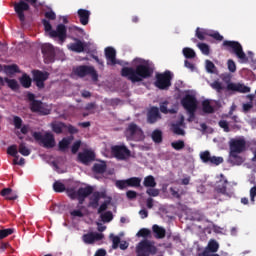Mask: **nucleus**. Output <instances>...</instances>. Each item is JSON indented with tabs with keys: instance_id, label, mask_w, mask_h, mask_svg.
I'll return each instance as SVG.
<instances>
[{
	"instance_id": "nucleus-1",
	"label": "nucleus",
	"mask_w": 256,
	"mask_h": 256,
	"mask_svg": "<svg viewBox=\"0 0 256 256\" xmlns=\"http://www.w3.org/2000/svg\"><path fill=\"white\" fill-rule=\"evenodd\" d=\"M155 73V64L149 60H141V64L133 67H123L121 76L131 81V83H141L145 79H151Z\"/></svg>"
},
{
	"instance_id": "nucleus-2",
	"label": "nucleus",
	"mask_w": 256,
	"mask_h": 256,
	"mask_svg": "<svg viewBox=\"0 0 256 256\" xmlns=\"http://www.w3.org/2000/svg\"><path fill=\"white\" fill-rule=\"evenodd\" d=\"M247 149V141L245 138H232L229 141V163L231 165H243V157H241V153H243Z\"/></svg>"
},
{
	"instance_id": "nucleus-3",
	"label": "nucleus",
	"mask_w": 256,
	"mask_h": 256,
	"mask_svg": "<svg viewBox=\"0 0 256 256\" xmlns=\"http://www.w3.org/2000/svg\"><path fill=\"white\" fill-rule=\"evenodd\" d=\"M42 24L49 37L51 39H58L61 45H63L64 41L67 40V26H65V24H58L56 26V29L53 30L51 22H49V20L47 19H43Z\"/></svg>"
},
{
	"instance_id": "nucleus-4",
	"label": "nucleus",
	"mask_w": 256,
	"mask_h": 256,
	"mask_svg": "<svg viewBox=\"0 0 256 256\" xmlns=\"http://www.w3.org/2000/svg\"><path fill=\"white\" fill-rule=\"evenodd\" d=\"M222 45L223 47H225L226 51H229V53H233L234 55H236L240 63L249 62L247 54H245V52L243 51V46L238 41L225 40Z\"/></svg>"
},
{
	"instance_id": "nucleus-5",
	"label": "nucleus",
	"mask_w": 256,
	"mask_h": 256,
	"mask_svg": "<svg viewBox=\"0 0 256 256\" xmlns=\"http://www.w3.org/2000/svg\"><path fill=\"white\" fill-rule=\"evenodd\" d=\"M27 99L30 101L29 108L32 113H38V115L51 114V109H49L47 105L43 104L41 100H36L35 94L28 92Z\"/></svg>"
},
{
	"instance_id": "nucleus-6",
	"label": "nucleus",
	"mask_w": 256,
	"mask_h": 256,
	"mask_svg": "<svg viewBox=\"0 0 256 256\" xmlns=\"http://www.w3.org/2000/svg\"><path fill=\"white\" fill-rule=\"evenodd\" d=\"M157 251L155 242L147 239L140 241L136 246V256L157 255Z\"/></svg>"
},
{
	"instance_id": "nucleus-7",
	"label": "nucleus",
	"mask_w": 256,
	"mask_h": 256,
	"mask_svg": "<svg viewBox=\"0 0 256 256\" xmlns=\"http://www.w3.org/2000/svg\"><path fill=\"white\" fill-rule=\"evenodd\" d=\"M220 78L227 84L226 89L228 91H234L235 93H251V88L241 83L231 82V74L224 73L220 75Z\"/></svg>"
},
{
	"instance_id": "nucleus-8",
	"label": "nucleus",
	"mask_w": 256,
	"mask_h": 256,
	"mask_svg": "<svg viewBox=\"0 0 256 256\" xmlns=\"http://www.w3.org/2000/svg\"><path fill=\"white\" fill-rule=\"evenodd\" d=\"M124 135L128 141H143L145 139L143 129L133 122L128 124Z\"/></svg>"
},
{
	"instance_id": "nucleus-9",
	"label": "nucleus",
	"mask_w": 256,
	"mask_h": 256,
	"mask_svg": "<svg viewBox=\"0 0 256 256\" xmlns=\"http://www.w3.org/2000/svg\"><path fill=\"white\" fill-rule=\"evenodd\" d=\"M110 151L117 161H128L131 157V150L125 144L113 145Z\"/></svg>"
},
{
	"instance_id": "nucleus-10",
	"label": "nucleus",
	"mask_w": 256,
	"mask_h": 256,
	"mask_svg": "<svg viewBox=\"0 0 256 256\" xmlns=\"http://www.w3.org/2000/svg\"><path fill=\"white\" fill-rule=\"evenodd\" d=\"M181 105L190 115L188 121L195 118V111H197V98L194 95L186 94L181 100Z\"/></svg>"
},
{
	"instance_id": "nucleus-11",
	"label": "nucleus",
	"mask_w": 256,
	"mask_h": 256,
	"mask_svg": "<svg viewBox=\"0 0 256 256\" xmlns=\"http://www.w3.org/2000/svg\"><path fill=\"white\" fill-rule=\"evenodd\" d=\"M171 79H173L171 71L166 70L164 73L156 74V81L154 85L158 89L165 91L171 87Z\"/></svg>"
},
{
	"instance_id": "nucleus-12",
	"label": "nucleus",
	"mask_w": 256,
	"mask_h": 256,
	"mask_svg": "<svg viewBox=\"0 0 256 256\" xmlns=\"http://www.w3.org/2000/svg\"><path fill=\"white\" fill-rule=\"evenodd\" d=\"M32 137L35 141H40L45 149H53L55 147V136L51 132H46L44 135L41 132H34Z\"/></svg>"
},
{
	"instance_id": "nucleus-13",
	"label": "nucleus",
	"mask_w": 256,
	"mask_h": 256,
	"mask_svg": "<svg viewBox=\"0 0 256 256\" xmlns=\"http://www.w3.org/2000/svg\"><path fill=\"white\" fill-rule=\"evenodd\" d=\"M74 75H77V77H87V75H90L93 81H97L99 79V74H97V70H95V67L93 66H87V65H80L75 68H73Z\"/></svg>"
},
{
	"instance_id": "nucleus-14",
	"label": "nucleus",
	"mask_w": 256,
	"mask_h": 256,
	"mask_svg": "<svg viewBox=\"0 0 256 256\" xmlns=\"http://www.w3.org/2000/svg\"><path fill=\"white\" fill-rule=\"evenodd\" d=\"M30 9L31 3L25 0H20L19 2L14 3V11L21 23H25V11H29Z\"/></svg>"
},
{
	"instance_id": "nucleus-15",
	"label": "nucleus",
	"mask_w": 256,
	"mask_h": 256,
	"mask_svg": "<svg viewBox=\"0 0 256 256\" xmlns=\"http://www.w3.org/2000/svg\"><path fill=\"white\" fill-rule=\"evenodd\" d=\"M49 79V72L41 70H32V81L38 89H45V81Z\"/></svg>"
},
{
	"instance_id": "nucleus-16",
	"label": "nucleus",
	"mask_w": 256,
	"mask_h": 256,
	"mask_svg": "<svg viewBox=\"0 0 256 256\" xmlns=\"http://www.w3.org/2000/svg\"><path fill=\"white\" fill-rule=\"evenodd\" d=\"M101 199H107V191H95L92 192V195L89 198L88 207L92 209H97L99 207V201Z\"/></svg>"
},
{
	"instance_id": "nucleus-17",
	"label": "nucleus",
	"mask_w": 256,
	"mask_h": 256,
	"mask_svg": "<svg viewBox=\"0 0 256 256\" xmlns=\"http://www.w3.org/2000/svg\"><path fill=\"white\" fill-rule=\"evenodd\" d=\"M77 161L83 165H89L91 161H95V152L85 149L83 152L78 153Z\"/></svg>"
},
{
	"instance_id": "nucleus-18",
	"label": "nucleus",
	"mask_w": 256,
	"mask_h": 256,
	"mask_svg": "<svg viewBox=\"0 0 256 256\" xmlns=\"http://www.w3.org/2000/svg\"><path fill=\"white\" fill-rule=\"evenodd\" d=\"M104 238H105V235H103V233L90 232L82 236V241L86 245H93V243H95L96 241H102V239Z\"/></svg>"
},
{
	"instance_id": "nucleus-19",
	"label": "nucleus",
	"mask_w": 256,
	"mask_h": 256,
	"mask_svg": "<svg viewBox=\"0 0 256 256\" xmlns=\"http://www.w3.org/2000/svg\"><path fill=\"white\" fill-rule=\"evenodd\" d=\"M161 118V112H159V108L157 106H152L147 111V123H149V125H155V123L161 120Z\"/></svg>"
},
{
	"instance_id": "nucleus-20",
	"label": "nucleus",
	"mask_w": 256,
	"mask_h": 256,
	"mask_svg": "<svg viewBox=\"0 0 256 256\" xmlns=\"http://www.w3.org/2000/svg\"><path fill=\"white\" fill-rule=\"evenodd\" d=\"M227 185H229V181H227V178H225V175L220 174V180L216 182V186H215L216 193L229 196V193H227Z\"/></svg>"
},
{
	"instance_id": "nucleus-21",
	"label": "nucleus",
	"mask_w": 256,
	"mask_h": 256,
	"mask_svg": "<svg viewBox=\"0 0 256 256\" xmlns=\"http://www.w3.org/2000/svg\"><path fill=\"white\" fill-rule=\"evenodd\" d=\"M42 54L48 63L55 59V48L53 45L46 43L42 45Z\"/></svg>"
},
{
	"instance_id": "nucleus-22",
	"label": "nucleus",
	"mask_w": 256,
	"mask_h": 256,
	"mask_svg": "<svg viewBox=\"0 0 256 256\" xmlns=\"http://www.w3.org/2000/svg\"><path fill=\"white\" fill-rule=\"evenodd\" d=\"M107 65L115 66L117 63V51L113 47H106L104 50Z\"/></svg>"
},
{
	"instance_id": "nucleus-23",
	"label": "nucleus",
	"mask_w": 256,
	"mask_h": 256,
	"mask_svg": "<svg viewBox=\"0 0 256 256\" xmlns=\"http://www.w3.org/2000/svg\"><path fill=\"white\" fill-rule=\"evenodd\" d=\"M78 19L81 25H89V19L91 17V11L87 9L80 8L77 11Z\"/></svg>"
},
{
	"instance_id": "nucleus-24",
	"label": "nucleus",
	"mask_w": 256,
	"mask_h": 256,
	"mask_svg": "<svg viewBox=\"0 0 256 256\" xmlns=\"http://www.w3.org/2000/svg\"><path fill=\"white\" fill-rule=\"evenodd\" d=\"M73 41H76V43H71L69 45L70 51H73L74 53H83V51H85V43L78 38H73Z\"/></svg>"
},
{
	"instance_id": "nucleus-25",
	"label": "nucleus",
	"mask_w": 256,
	"mask_h": 256,
	"mask_svg": "<svg viewBox=\"0 0 256 256\" xmlns=\"http://www.w3.org/2000/svg\"><path fill=\"white\" fill-rule=\"evenodd\" d=\"M73 135L68 136V137H64L59 143H58V149L59 151H61L62 153H65V151H67L69 149V145H71V143L73 142Z\"/></svg>"
},
{
	"instance_id": "nucleus-26",
	"label": "nucleus",
	"mask_w": 256,
	"mask_h": 256,
	"mask_svg": "<svg viewBox=\"0 0 256 256\" xmlns=\"http://www.w3.org/2000/svg\"><path fill=\"white\" fill-rule=\"evenodd\" d=\"M7 83L8 87L12 90V91H17L19 90V82H17V80L15 79H9V78H4L0 76V83L1 85H3V83Z\"/></svg>"
},
{
	"instance_id": "nucleus-27",
	"label": "nucleus",
	"mask_w": 256,
	"mask_h": 256,
	"mask_svg": "<svg viewBox=\"0 0 256 256\" xmlns=\"http://www.w3.org/2000/svg\"><path fill=\"white\" fill-rule=\"evenodd\" d=\"M152 231L154 233L155 239H165L166 231L163 227H160L159 225L155 224L152 227Z\"/></svg>"
},
{
	"instance_id": "nucleus-28",
	"label": "nucleus",
	"mask_w": 256,
	"mask_h": 256,
	"mask_svg": "<svg viewBox=\"0 0 256 256\" xmlns=\"http://www.w3.org/2000/svg\"><path fill=\"white\" fill-rule=\"evenodd\" d=\"M52 131L56 133V135H61L63 133L64 129H67V124L63 122H53L51 124Z\"/></svg>"
},
{
	"instance_id": "nucleus-29",
	"label": "nucleus",
	"mask_w": 256,
	"mask_h": 256,
	"mask_svg": "<svg viewBox=\"0 0 256 256\" xmlns=\"http://www.w3.org/2000/svg\"><path fill=\"white\" fill-rule=\"evenodd\" d=\"M93 193V188L92 186H86V187H80L78 190H77V195L78 197H89V195H91Z\"/></svg>"
},
{
	"instance_id": "nucleus-30",
	"label": "nucleus",
	"mask_w": 256,
	"mask_h": 256,
	"mask_svg": "<svg viewBox=\"0 0 256 256\" xmlns=\"http://www.w3.org/2000/svg\"><path fill=\"white\" fill-rule=\"evenodd\" d=\"M92 169H93L94 173H98L100 175H103V173H105V171H107V164L105 162L95 163L93 165Z\"/></svg>"
},
{
	"instance_id": "nucleus-31",
	"label": "nucleus",
	"mask_w": 256,
	"mask_h": 256,
	"mask_svg": "<svg viewBox=\"0 0 256 256\" xmlns=\"http://www.w3.org/2000/svg\"><path fill=\"white\" fill-rule=\"evenodd\" d=\"M152 141L154 143H163V131L159 130V129H155L152 134Z\"/></svg>"
},
{
	"instance_id": "nucleus-32",
	"label": "nucleus",
	"mask_w": 256,
	"mask_h": 256,
	"mask_svg": "<svg viewBox=\"0 0 256 256\" xmlns=\"http://www.w3.org/2000/svg\"><path fill=\"white\" fill-rule=\"evenodd\" d=\"M167 105H169V101H164L160 103V111L161 113H164V115H167L168 113H170V115H175V113H177L176 109H168Z\"/></svg>"
},
{
	"instance_id": "nucleus-33",
	"label": "nucleus",
	"mask_w": 256,
	"mask_h": 256,
	"mask_svg": "<svg viewBox=\"0 0 256 256\" xmlns=\"http://www.w3.org/2000/svg\"><path fill=\"white\" fill-rule=\"evenodd\" d=\"M20 83L24 89H29V87H31V83H33V80L29 75L23 74L20 78Z\"/></svg>"
},
{
	"instance_id": "nucleus-34",
	"label": "nucleus",
	"mask_w": 256,
	"mask_h": 256,
	"mask_svg": "<svg viewBox=\"0 0 256 256\" xmlns=\"http://www.w3.org/2000/svg\"><path fill=\"white\" fill-rule=\"evenodd\" d=\"M143 185L144 187H149V188L157 187V182L155 181V177H153L152 175L146 176L144 178Z\"/></svg>"
},
{
	"instance_id": "nucleus-35",
	"label": "nucleus",
	"mask_w": 256,
	"mask_h": 256,
	"mask_svg": "<svg viewBox=\"0 0 256 256\" xmlns=\"http://www.w3.org/2000/svg\"><path fill=\"white\" fill-rule=\"evenodd\" d=\"M207 250L210 253H217V251H219V242H217V240H215V239H211L208 242Z\"/></svg>"
},
{
	"instance_id": "nucleus-36",
	"label": "nucleus",
	"mask_w": 256,
	"mask_h": 256,
	"mask_svg": "<svg viewBox=\"0 0 256 256\" xmlns=\"http://www.w3.org/2000/svg\"><path fill=\"white\" fill-rule=\"evenodd\" d=\"M18 152L20 155H23V157H29V155H31V149L23 142L19 144Z\"/></svg>"
},
{
	"instance_id": "nucleus-37",
	"label": "nucleus",
	"mask_w": 256,
	"mask_h": 256,
	"mask_svg": "<svg viewBox=\"0 0 256 256\" xmlns=\"http://www.w3.org/2000/svg\"><path fill=\"white\" fill-rule=\"evenodd\" d=\"M68 31L71 33V35H77V37H81L85 35V30L77 26H70L68 28Z\"/></svg>"
},
{
	"instance_id": "nucleus-38",
	"label": "nucleus",
	"mask_w": 256,
	"mask_h": 256,
	"mask_svg": "<svg viewBox=\"0 0 256 256\" xmlns=\"http://www.w3.org/2000/svg\"><path fill=\"white\" fill-rule=\"evenodd\" d=\"M195 35L200 41H205V37H209V31L203 28H198L196 29Z\"/></svg>"
},
{
	"instance_id": "nucleus-39",
	"label": "nucleus",
	"mask_w": 256,
	"mask_h": 256,
	"mask_svg": "<svg viewBox=\"0 0 256 256\" xmlns=\"http://www.w3.org/2000/svg\"><path fill=\"white\" fill-rule=\"evenodd\" d=\"M53 189L55 191V193H63L66 191V187H65V184H63V182L61 181H55L53 183Z\"/></svg>"
},
{
	"instance_id": "nucleus-40",
	"label": "nucleus",
	"mask_w": 256,
	"mask_h": 256,
	"mask_svg": "<svg viewBox=\"0 0 256 256\" xmlns=\"http://www.w3.org/2000/svg\"><path fill=\"white\" fill-rule=\"evenodd\" d=\"M210 87H212L214 91L218 93H223V91H225V86L221 82H219V80H215L214 82H212L210 84Z\"/></svg>"
},
{
	"instance_id": "nucleus-41",
	"label": "nucleus",
	"mask_w": 256,
	"mask_h": 256,
	"mask_svg": "<svg viewBox=\"0 0 256 256\" xmlns=\"http://www.w3.org/2000/svg\"><path fill=\"white\" fill-rule=\"evenodd\" d=\"M106 199L98 208V214L103 213V211H107V208L109 207V205H111V197L110 196H106Z\"/></svg>"
},
{
	"instance_id": "nucleus-42",
	"label": "nucleus",
	"mask_w": 256,
	"mask_h": 256,
	"mask_svg": "<svg viewBox=\"0 0 256 256\" xmlns=\"http://www.w3.org/2000/svg\"><path fill=\"white\" fill-rule=\"evenodd\" d=\"M128 187H141V178L131 177L127 179Z\"/></svg>"
},
{
	"instance_id": "nucleus-43",
	"label": "nucleus",
	"mask_w": 256,
	"mask_h": 256,
	"mask_svg": "<svg viewBox=\"0 0 256 256\" xmlns=\"http://www.w3.org/2000/svg\"><path fill=\"white\" fill-rule=\"evenodd\" d=\"M4 70L9 73V75H15V73H19V66L16 64L6 65L4 66Z\"/></svg>"
},
{
	"instance_id": "nucleus-44",
	"label": "nucleus",
	"mask_w": 256,
	"mask_h": 256,
	"mask_svg": "<svg viewBox=\"0 0 256 256\" xmlns=\"http://www.w3.org/2000/svg\"><path fill=\"white\" fill-rule=\"evenodd\" d=\"M202 111L204 113H213L215 109H213V106H211V102H209V100H204L202 102Z\"/></svg>"
},
{
	"instance_id": "nucleus-45",
	"label": "nucleus",
	"mask_w": 256,
	"mask_h": 256,
	"mask_svg": "<svg viewBox=\"0 0 256 256\" xmlns=\"http://www.w3.org/2000/svg\"><path fill=\"white\" fill-rule=\"evenodd\" d=\"M100 217H101L103 223H111V221H113V212L107 211V212L101 214Z\"/></svg>"
},
{
	"instance_id": "nucleus-46",
	"label": "nucleus",
	"mask_w": 256,
	"mask_h": 256,
	"mask_svg": "<svg viewBox=\"0 0 256 256\" xmlns=\"http://www.w3.org/2000/svg\"><path fill=\"white\" fill-rule=\"evenodd\" d=\"M109 238L112 241V249H119V245L121 243V238L119 236H115L110 234Z\"/></svg>"
},
{
	"instance_id": "nucleus-47",
	"label": "nucleus",
	"mask_w": 256,
	"mask_h": 256,
	"mask_svg": "<svg viewBox=\"0 0 256 256\" xmlns=\"http://www.w3.org/2000/svg\"><path fill=\"white\" fill-rule=\"evenodd\" d=\"M171 147L175 149V151H181V149H185V141L178 140L171 143Z\"/></svg>"
},
{
	"instance_id": "nucleus-48",
	"label": "nucleus",
	"mask_w": 256,
	"mask_h": 256,
	"mask_svg": "<svg viewBox=\"0 0 256 256\" xmlns=\"http://www.w3.org/2000/svg\"><path fill=\"white\" fill-rule=\"evenodd\" d=\"M183 55L186 57V59H195L196 57L195 50L191 48H184Z\"/></svg>"
},
{
	"instance_id": "nucleus-49",
	"label": "nucleus",
	"mask_w": 256,
	"mask_h": 256,
	"mask_svg": "<svg viewBox=\"0 0 256 256\" xmlns=\"http://www.w3.org/2000/svg\"><path fill=\"white\" fill-rule=\"evenodd\" d=\"M7 153L8 155H11V157H14V159H19V154H18L19 152L17 151L16 145H12L8 147Z\"/></svg>"
},
{
	"instance_id": "nucleus-50",
	"label": "nucleus",
	"mask_w": 256,
	"mask_h": 256,
	"mask_svg": "<svg viewBox=\"0 0 256 256\" xmlns=\"http://www.w3.org/2000/svg\"><path fill=\"white\" fill-rule=\"evenodd\" d=\"M136 237H144V238L151 237V230L147 228H141L137 232Z\"/></svg>"
},
{
	"instance_id": "nucleus-51",
	"label": "nucleus",
	"mask_w": 256,
	"mask_h": 256,
	"mask_svg": "<svg viewBox=\"0 0 256 256\" xmlns=\"http://www.w3.org/2000/svg\"><path fill=\"white\" fill-rule=\"evenodd\" d=\"M115 186L120 189L121 191H123V189H127V187H129V182L128 180H117L115 183Z\"/></svg>"
},
{
	"instance_id": "nucleus-52",
	"label": "nucleus",
	"mask_w": 256,
	"mask_h": 256,
	"mask_svg": "<svg viewBox=\"0 0 256 256\" xmlns=\"http://www.w3.org/2000/svg\"><path fill=\"white\" fill-rule=\"evenodd\" d=\"M197 47L200 49L201 53H203V55H209V53L211 52L209 45L205 44V43H198Z\"/></svg>"
},
{
	"instance_id": "nucleus-53",
	"label": "nucleus",
	"mask_w": 256,
	"mask_h": 256,
	"mask_svg": "<svg viewBox=\"0 0 256 256\" xmlns=\"http://www.w3.org/2000/svg\"><path fill=\"white\" fill-rule=\"evenodd\" d=\"M211 153L209 151H204L200 153V159L203 163H210L211 162Z\"/></svg>"
},
{
	"instance_id": "nucleus-54",
	"label": "nucleus",
	"mask_w": 256,
	"mask_h": 256,
	"mask_svg": "<svg viewBox=\"0 0 256 256\" xmlns=\"http://www.w3.org/2000/svg\"><path fill=\"white\" fill-rule=\"evenodd\" d=\"M79 149H81V140H77L76 142L73 143L71 147V153L73 155H77V153L79 152Z\"/></svg>"
},
{
	"instance_id": "nucleus-55",
	"label": "nucleus",
	"mask_w": 256,
	"mask_h": 256,
	"mask_svg": "<svg viewBox=\"0 0 256 256\" xmlns=\"http://www.w3.org/2000/svg\"><path fill=\"white\" fill-rule=\"evenodd\" d=\"M66 194L72 199L75 200L78 197L77 191L75 188H66L65 190Z\"/></svg>"
},
{
	"instance_id": "nucleus-56",
	"label": "nucleus",
	"mask_w": 256,
	"mask_h": 256,
	"mask_svg": "<svg viewBox=\"0 0 256 256\" xmlns=\"http://www.w3.org/2000/svg\"><path fill=\"white\" fill-rule=\"evenodd\" d=\"M13 123H14L15 129H21V127H23V119H21V117L19 116L13 117Z\"/></svg>"
},
{
	"instance_id": "nucleus-57",
	"label": "nucleus",
	"mask_w": 256,
	"mask_h": 256,
	"mask_svg": "<svg viewBox=\"0 0 256 256\" xmlns=\"http://www.w3.org/2000/svg\"><path fill=\"white\" fill-rule=\"evenodd\" d=\"M9 235H13V229L7 228L0 230V239H5L6 237H9Z\"/></svg>"
},
{
	"instance_id": "nucleus-58",
	"label": "nucleus",
	"mask_w": 256,
	"mask_h": 256,
	"mask_svg": "<svg viewBox=\"0 0 256 256\" xmlns=\"http://www.w3.org/2000/svg\"><path fill=\"white\" fill-rule=\"evenodd\" d=\"M227 67L230 73H235V71H237V64H235V61H233V59H229L227 61Z\"/></svg>"
},
{
	"instance_id": "nucleus-59",
	"label": "nucleus",
	"mask_w": 256,
	"mask_h": 256,
	"mask_svg": "<svg viewBox=\"0 0 256 256\" xmlns=\"http://www.w3.org/2000/svg\"><path fill=\"white\" fill-rule=\"evenodd\" d=\"M172 131L175 133V135H185V130H183L179 125L173 124Z\"/></svg>"
},
{
	"instance_id": "nucleus-60",
	"label": "nucleus",
	"mask_w": 256,
	"mask_h": 256,
	"mask_svg": "<svg viewBox=\"0 0 256 256\" xmlns=\"http://www.w3.org/2000/svg\"><path fill=\"white\" fill-rule=\"evenodd\" d=\"M146 193L149 197H159V189L157 188H148Z\"/></svg>"
},
{
	"instance_id": "nucleus-61",
	"label": "nucleus",
	"mask_w": 256,
	"mask_h": 256,
	"mask_svg": "<svg viewBox=\"0 0 256 256\" xmlns=\"http://www.w3.org/2000/svg\"><path fill=\"white\" fill-rule=\"evenodd\" d=\"M218 124L221 129H224L225 133H229V131H231L229 123L226 120H220Z\"/></svg>"
},
{
	"instance_id": "nucleus-62",
	"label": "nucleus",
	"mask_w": 256,
	"mask_h": 256,
	"mask_svg": "<svg viewBox=\"0 0 256 256\" xmlns=\"http://www.w3.org/2000/svg\"><path fill=\"white\" fill-rule=\"evenodd\" d=\"M210 163L211 165H221V163H223V157L212 156Z\"/></svg>"
},
{
	"instance_id": "nucleus-63",
	"label": "nucleus",
	"mask_w": 256,
	"mask_h": 256,
	"mask_svg": "<svg viewBox=\"0 0 256 256\" xmlns=\"http://www.w3.org/2000/svg\"><path fill=\"white\" fill-rule=\"evenodd\" d=\"M206 70L208 73H215V64L210 60H206Z\"/></svg>"
},
{
	"instance_id": "nucleus-64",
	"label": "nucleus",
	"mask_w": 256,
	"mask_h": 256,
	"mask_svg": "<svg viewBox=\"0 0 256 256\" xmlns=\"http://www.w3.org/2000/svg\"><path fill=\"white\" fill-rule=\"evenodd\" d=\"M208 37H212V39H215L216 41H223V36L219 32L209 33Z\"/></svg>"
}]
</instances>
